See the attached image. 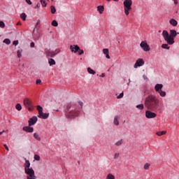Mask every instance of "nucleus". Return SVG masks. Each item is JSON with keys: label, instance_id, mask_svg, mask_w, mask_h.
<instances>
[{"label": "nucleus", "instance_id": "obj_1", "mask_svg": "<svg viewBox=\"0 0 179 179\" xmlns=\"http://www.w3.org/2000/svg\"><path fill=\"white\" fill-rule=\"evenodd\" d=\"M145 106L151 111H160L163 108V105L160 104L159 99L155 95H149L145 98Z\"/></svg>", "mask_w": 179, "mask_h": 179}, {"label": "nucleus", "instance_id": "obj_2", "mask_svg": "<svg viewBox=\"0 0 179 179\" xmlns=\"http://www.w3.org/2000/svg\"><path fill=\"white\" fill-rule=\"evenodd\" d=\"M177 34H179V33L176 29H170L169 33L167 30L162 31V36L169 45H173L176 43L174 38L177 37Z\"/></svg>", "mask_w": 179, "mask_h": 179}, {"label": "nucleus", "instance_id": "obj_3", "mask_svg": "<svg viewBox=\"0 0 179 179\" xmlns=\"http://www.w3.org/2000/svg\"><path fill=\"white\" fill-rule=\"evenodd\" d=\"M79 115V108L76 106V105H69L67 106V113L66 114V117L69 120H72L76 118Z\"/></svg>", "mask_w": 179, "mask_h": 179}, {"label": "nucleus", "instance_id": "obj_4", "mask_svg": "<svg viewBox=\"0 0 179 179\" xmlns=\"http://www.w3.org/2000/svg\"><path fill=\"white\" fill-rule=\"evenodd\" d=\"M24 166L25 173L27 175V179H36V175L34 174V170L30 168V162L29 160L25 161Z\"/></svg>", "mask_w": 179, "mask_h": 179}, {"label": "nucleus", "instance_id": "obj_5", "mask_svg": "<svg viewBox=\"0 0 179 179\" xmlns=\"http://www.w3.org/2000/svg\"><path fill=\"white\" fill-rule=\"evenodd\" d=\"M123 5L124 15L126 16H129V12L132 10V0H124Z\"/></svg>", "mask_w": 179, "mask_h": 179}, {"label": "nucleus", "instance_id": "obj_6", "mask_svg": "<svg viewBox=\"0 0 179 179\" xmlns=\"http://www.w3.org/2000/svg\"><path fill=\"white\" fill-rule=\"evenodd\" d=\"M23 105L29 111H33L34 110V106H33V101L30 98H24L23 99Z\"/></svg>", "mask_w": 179, "mask_h": 179}, {"label": "nucleus", "instance_id": "obj_7", "mask_svg": "<svg viewBox=\"0 0 179 179\" xmlns=\"http://www.w3.org/2000/svg\"><path fill=\"white\" fill-rule=\"evenodd\" d=\"M36 108L38 113V118H42V120H47V118H48L50 114L43 113V107H41V106H37Z\"/></svg>", "mask_w": 179, "mask_h": 179}, {"label": "nucleus", "instance_id": "obj_8", "mask_svg": "<svg viewBox=\"0 0 179 179\" xmlns=\"http://www.w3.org/2000/svg\"><path fill=\"white\" fill-rule=\"evenodd\" d=\"M70 50L71 52H73L74 54L78 52V55H82V54H84L85 52L83 50H80V48H79L78 45H71Z\"/></svg>", "mask_w": 179, "mask_h": 179}, {"label": "nucleus", "instance_id": "obj_9", "mask_svg": "<svg viewBox=\"0 0 179 179\" xmlns=\"http://www.w3.org/2000/svg\"><path fill=\"white\" fill-rule=\"evenodd\" d=\"M140 47L145 52H149V51H150V46L148 44L146 41H141Z\"/></svg>", "mask_w": 179, "mask_h": 179}, {"label": "nucleus", "instance_id": "obj_10", "mask_svg": "<svg viewBox=\"0 0 179 179\" xmlns=\"http://www.w3.org/2000/svg\"><path fill=\"white\" fill-rule=\"evenodd\" d=\"M145 117L148 119L156 118V117H157V114L148 109L145 111Z\"/></svg>", "mask_w": 179, "mask_h": 179}, {"label": "nucleus", "instance_id": "obj_11", "mask_svg": "<svg viewBox=\"0 0 179 179\" xmlns=\"http://www.w3.org/2000/svg\"><path fill=\"white\" fill-rule=\"evenodd\" d=\"M143 65H145V61H143V59H138L134 64V68L136 69L139 66H143Z\"/></svg>", "mask_w": 179, "mask_h": 179}, {"label": "nucleus", "instance_id": "obj_12", "mask_svg": "<svg viewBox=\"0 0 179 179\" xmlns=\"http://www.w3.org/2000/svg\"><path fill=\"white\" fill-rule=\"evenodd\" d=\"M45 54L47 55V57H51L52 58L55 57V52L50 50H46L45 51Z\"/></svg>", "mask_w": 179, "mask_h": 179}, {"label": "nucleus", "instance_id": "obj_13", "mask_svg": "<svg viewBox=\"0 0 179 179\" xmlns=\"http://www.w3.org/2000/svg\"><path fill=\"white\" fill-rule=\"evenodd\" d=\"M36 122H37V117L34 116L29 120V126L31 127V126L34 125V124H36Z\"/></svg>", "mask_w": 179, "mask_h": 179}, {"label": "nucleus", "instance_id": "obj_14", "mask_svg": "<svg viewBox=\"0 0 179 179\" xmlns=\"http://www.w3.org/2000/svg\"><path fill=\"white\" fill-rule=\"evenodd\" d=\"M162 89H163V84H157L155 86V90L157 92V93H159L160 91H162Z\"/></svg>", "mask_w": 179, "mask_h": 179}, {"label": "nucleus", "instance_id": "obj_15", "mask_svg": "<svg viewBox=\"0 0 179 179\" xmlns=\"http://www.w3.org/2000/svg\"><path fill=\"white\" fill-rule=\"evenodd\" d=\"M169 24L173 27H176L177 24H178V22H177V20H176L174 18H171L169 20Z\"/></svg>", "mask_w": 179, "mask_h": 179}, {"label": "nucleus", "instance_id": "obj_16", "mask_svg": "<svg viewBox=\"0 0 179 179\" xmlns=\"http://www.w3.org/2000/svg\"><path fill=\"white\" fill-rule=\"evenodd\" d=\"M23 131H25V132L31 133L34 131V129H33V127H30V126H27L23 127Z\"/></svg>", "mask_w": 179, "mask_h": 179}, {"label": "nucleus", "instance_id": "obj_17", "mask_svg": "<svg viewBox=\"0 0 179 179\" xmlns=\"http://www.w3.org/2000/svg\"><path fill=\"white\" fill-rule=\"evenodd\" d=\"M103 53L104 54V55H106V58H107V59H110V58H111L110 57L109 51L108 48L103 49Z\"/></svg>", "mask_w": 179, "mask_h": 179}, {"label": "nucleus", "instance_id": "obj_18", "mask_svg": "<svg viewBox=\"0 0 179 179\" xmlns=\"http://www.w3.org/2000/svg\"><path fill=\"white\" fill-rule=\"evenodd\" d=\"M97 10L101 15L104 12V6H97Z\"/></svg>", "mask_w": 179, "mask_h": 179}, {"label": "nucleus", "instance_id": "obj_19", "mask_svg": "<svg viewBox=\"0 0 179 179\" xmlns=\"http://www.w3.org/2000/svg\"><path fill=\"white\" fill-rule=\"evenodd\" d=\"M166 134H167V131H157L156 135H157V136H163V135H166Z\"/></svg>", "mask_w": 179, "mask_h": 179}, {"label": "nucleus", "instance_id": "obj_20", "mask_svg": "<svg viewBox=\"0 0 179 179\" xmlns=\"http://www.w3.org/2000/svg\"><path fill=\"white\" fill-rule=\"evenodd\" d=\"M87 72L88 73H90V75H96V71H94V70H93L92 68L88 67L87 68Z\"/></svg>", "mask_w": 179, "mask_h": 179}, {"label": "nucleus", "instance_id": "obj_21", "mask_svg": "<svg viewBox=\"0 0 179 179\" xmlns=\"http://www.w3.org/2000/svg\"><path fill=\"white\" fill-rule=\"evenodd\" d=\"M34 138H35L36 141H41V137H40V135H38V133H34Z\"/></svg>", "mask_w": 179, "mask_h": 179}, {"label": "nucleus", "instance_id": "obj_22", "mask_svg": "<svg viewBox=\"0 0 179 179\" xmlns=\"http://www.w3.org/2000/svg\"><path fill=\"white\" fill-rule=\"evenodd\" d=\"M118 120H120V117L118 116H115L114 118V124L115 125H119L120 124V122L118 121Z\"/></svg>", "mask_w": 179, "mask_h": 179}, {"label": "nucleus", "instance_id": "obj_23", "mask_svg": "<svg viewBox=\"0 0 179 179\" xmlns=\"http://www.w3.org/2000/svg\"><path fill=\"white\" fill-rule=\"evenodd\" d=\"M48 63L50 66H52V65H55V60H54V59L50 58L48 60Z\"/></svg>", "mask_w": 179, "mask_h": 179}, {"label": "nucleus", "instance_id": "obj_24", "mask_svg": "<svg viewBox=\"0 0 179 179\" xmlns=\"http://www.w3.org/2000/svg\"><path fill=\"white\" fill-rule=\"evenodd\" d=\"M158 93L161 97H166V93L165 91L161 90V91H159Z\"/></svg>", "mask_w": 179, "mask_h": 179}, {"label": "nucleus", "instance_id": "obj_25", "mask_svg": "<svg viewBox=\"0 0 179 179\" xmlns=\"http://www.w3.org/2000/svg\"><path fill=\"white\" fill-rule=\"evenodd\" d=\"M20 17H21L22 20L24 21L26 20V17H27V15H26V13H22V14H20Z\"/></svg>", "mask_w": 179, "mask_h": 179}, {"label": "nucleus", "instance_id": "obj_26", "mask_svg": "<svg viewBox=\"0 0 179 179\" xmlns=\"http://www.w3.org/2000/svg\"><path fill=\"white\" fill-rule=\"evenodd\" d=\"M50 11L52 15L55 14V12H57V9H55V6H50Z\"/></svg>", "mask_w": 179, "mask_h": 179}, {"label": "nucleus", "instance_id": "obj_27", "mask_svg": "<svg viewBox=\"0 0 179 179\" xmlns=\"http://www.w3.org/2000/svg\"><path fill=\"white\" fill-rule=\"evenodd\" d=\"M15 108L17 111H22V105L20 103H17L15 105Z\"/></svg>", "mask_w": 179, "mask_h": 179}, {"label": "nucleus", "instance_id": "obj_28", "mask_svg": "<svg viewBox=\"0 0 179 179\" xmlns=\"http://www.w3.org/2000/svg\"><path fill=\"white\" fill-rule=\"evenodd\" d=\"M106 179H115V176L113 175L112 173H108L106 176Z\"/></svg>", "mask_w": 179, "mask_h": 179}, {"label": "nucleus", "instance_id": "obj_29", "mask_svg": "<svg viewBox=\"0 0 179 179\" xmlns=\"http://www.w3.org/2000/svg\"><path fill=\"white\" fill-rule=\"evenodd\" d=\"M144 170H149L150 169V164L149 163H145L143 166Z\"/></svg>", "mask_w": 179, "mask_h": 179}, {"label": "nucleus", "instance_id": "obj_30", "mask_svg": "<svg viewBox=\"0 0 179 179\" xmlns=\"http://www.w3.org/2000/svg\"><path fill=\"white\" fill-rule=\"evenodd\" d=\"M136 107L138 110H143V108H145V106L143 103L138 104Z\"/></svg>", "mask_w": 179, "mask_h": 179}, {"label": "nucleus", "instance_id": "obj_31", "mask_svg": "<svg viewBox=\"0 0 179 179\" xmlns=\"http://www.w3.org/2000/svg\"><path fill=\"white\" fill-rule=\"evenodd\" d=\"M22 52H23V50H19L17 52V58H22Z\"/></svg>", "mask_w": 179, "mask_h": 179}, {"label": "nucleus", "instance_id": "obj_32", "mask_svg": "<svg viewBox=\"0 0 179 179\" xmlns=\"http://www.w3.org/2000/svg\"><path fill=\"white\" fill-rule=\"evenodd\" d=\"M162 48H164V50H170V46H169V44H162Z\"/></svg>", "mask_w": 179, "mask_h": 179}, {"label": "nucleus", "instance_id": "obj_33", "mask_svg": "<svg viewBox=\"0 0 179 179\" xmlns=\"http://www.w3.org/2000/svg\"><path fill=\"white\" fill-rule=\"evenodd\" d=\"M41 3L43 8H45L47 6V2L45 0H41Z\"/></svg>", "mask_w": 179, "mask_h": 179}, {"label": "nucleus", "instance_id": "obj_34", "mask_svg": "<svg viewBox=\"0 0 179 179\" xmlns=\"http://www.w3.org/2000/svg\"><path fill=\"white\" fill-rule=\"evenodd\" d=\"M52 26H53L54 27H58V22H57V20H53L52 22Z\"/></svg>", "mask_w": 179, "mask_h": 179}, {"label": "nucleus", "instance_id": "obj_35", "mask_svg": "<svg viewBox=\"0 0 179 179\" xmlns=\"http://www.w3.org/2000/svg\"><path fill=\"white\" fill-rule=\"evenodd\" d=\"M3 43H5V44H7L8 45H9V44H10V40L8 38H6L3 40Z\"/></svg>", "mask_w": 179, "mask_h": 179}, {"label": "nucleus", "instance_id": "obj_36", "mask_svg": "<svg viewBox=\"0 0 179 179\" xmlns=\"http://www.w3.org/2000/svg\"><path fill=\"white\" fill-rule=\"evenodd\" d=\"M0 27H1V29H4L5 22H3V21H0Z\"/></svg>", "mask_w": 179, "mask_h": 179}, {"label": "nucleus", "instance_id": "obj_37", "mask_svg": "<svg viewBox=\"0 0 179 179\" xmlns=\"http://www.w3.org/2000/svg\"><path fill=\"white\" fill-rule=\"evenodd\" d=\"M122 142H123L122 140H120L119 141H117V142L115 143V145H116V146H120V145H122Z\"/></svg>", "mask_w": 179, "mask_h": 179}, {"label": "nucleus", "instance_id": "obj_38", "mask_svg": "<svg viewBox=\"0 0 179 179\" xmlns=\"http://www.w3.org/2000/svg\"><path fill=\"white\" fill-rule=\"evenodd\" d=\"M34 158V160H36L37 162H38L40 160V155H35Z\"/></svg>", "mask_w": 179, "mask_h": 179}, {"label": "nucleus", "instance_id": "obj_39", "mask_svg": "<svg viewBox=\"0 0 179 179\" xmlns=\"http://www.w3.org/2000/svg\"><path fill=\"white\" fill-rule=\"evenodd\" d=\"M61 52V49L57 48L55 50V54L57 55V54H59Z\"/></svg>", "mask_w": 179, "mask_h": 179}, {"label": "nucleus", "instance_id": "obj_40", "mask_svg": "<svg viewBox=\"0 0 179 179\" xmlns=\"http://www.w3.org/2000/svg\"><path fill=\"white\" fill-rule=\"evenodd\" d=\"M124 97V92H122L120 95L117 96V99H122Z\"/></svg>", "mask_w": 179, "mask_h": 179}, {"label": "nucleus", "instance_id": "obj_41", "mask_svg": "<svg viewBox=\"0 0 179 179\" xmlns=\"http://www.w3.org/2000/svg\"><path fill=\"white\" fill-rule=\"evenodd\" d=\"M13 45H17V44H19V41H14L13 42Z\"/></svg>", "mask_w": 179, "mask_h": 179}, {"label": "nucleus", "instance_id": "obj_42", "mask_svg": "<svg viewBox=\"0 0 179 179\" xmlns=\"http://www.w3.org/2000/svg\"><path fill=\"white\" fill-rule=\"evenodd\" d=\"M25 1L27 3H28V5H31L33 3L31 0H25Z\"/></svg>", "mask_w": 179, "mask_h": 179}, {"label": "nucleus", "instance_id": "obj_43", "mask_svg": "<svg viewBox=\"0 0 179 179\" xmlns=\"http://www.w3.org/2000/svg\"><path fill=\"white\" fill-rule=\"evenodd\" d=\"M41 80L38 79L36 80V85H41Z\"/></svg>", "mask_w": 179, "mask_h": 179}, {"label": "nucleus", "instance_id": "obj_44", "mask_svg": "<svg viewBox=\"0 0 179 179\" xmlns=\"http://www.w3.org/2000/svg\"><path fill=\"white\" fill-rule=\"evenodd\" d=\"M34 45H35L34 42H31V44H30V47L31 48H34Z\"/></svg>", "mask_w": 179, "mask_h": 179}, {"label": "nucleus", "instance_id": "obj_45", "mask_svg": "<svg viewBox=\"0 0 179 179\" xmlns=\"http://www.w3.org/2000/svg\"><path fill=\"white\" fill-rule=\"evenodd\" d=\"M119 157H120V154L118 153L115 154V159H118Z\"/></svg>", "mask_w": 179, "mask_h": 179}, {"label": "nucleus", "instance_id": "obj_46", "mask_svg": "<svg viewBox=\"0 0 179 179\" xmlns=\"http://www.w3.org/2000/svg\"><path fill=\"white\" fill-rule=\"evenodd\" d=\"M40 8V3H37V5L34 7L35 9H38Z\"/></svg>", "mask_w": 179, "mask_h": 179}, {"label": "nucleus", "instance_id": "obj_47", "mask_svg": "<svg viewBox=\"0 0 179 179\" xmlns=\"http://www.w3.org/2000/svg\"><path fill=\"white\" fill-rule=\"evenodd\" d=\"M174 2L175 5H178V0H173Z\"/></svg>", "mask_w": 179, "mask_h": 179}, {"label": "nucleus", "instance_id": "obj_48", "mask_svg": "<svg viewBox=\"0 0 179 179\" xmlns=\"http://www.w3.org/2000/svg\"><path fill=\"white\" fill-rule=\"evenodd\" d=\"M4 148L5 149H6V150H9V148L8 147V145H6V144H4Z\"/></svg>", "mask_w": 179, "mask_h": 179}, {"label": "nucleus", "instance_id": "obj_49", "mask_svg": "<svg viewBox=\"0 0 179 179\" xmlns=\"http://www.w3.org/2000/svg\"><path fill=\"white\" fill-rule=\"evenodd\" d=\"M106 76V73H102L101 75L100 76L101 78H104Z\"/></svg>", "mask_w": 179, "mask_h": 179}, {"label": "nucleus", "instance_id": "obj_50", "mask_svg": "<svg viewBox=\"0 0 179 179\" xmlns=\"http://www.w3.org/2000/svg\"><path fill=\"white\" fill-rule=\"evenodd\" d=\"M17 26H22V22H18L17 23Z\"/></svg>", "mask_w": 179, "mask_h": 179}, {"label": "nucleus", "instance_id": "obj_51", "mask_svg": "<svg viewBox=\"0 0 179 179\" xmlns=\"http://www.w3.org/2000/svg\"><path fill=\"white\" fill-rule=\"evenodd\" d=\"M79 104H80V108H82V107L83 106V103L79 102Z\"/></svg>", "mask_w": 179, "mask_h": 179}, {"label": "nucleus", "instance_id": "obj_52", "mask_svg": "<svg viewBox=\"0 0 179 179\" xmlns=\"http://www.w3.org/2000/svg\"><path fill=\"white\" fill-rule=\"evenodd\" d=\"M5 133V131L3 130V131L0 132V135H2V134Z\"/></svg>", "mask_w": 179, "mask_h": 179}, {"label": "nucleus", "instance_id": "obj_53", "mask_svg": "<svg viewBox=\"0 0 179 179\" xmlns=\"http://www.w3.org/2000/svg\"><path fill=\"white\" fill-rule=\"evenodd\" d=\"M115 2H118L120 0H113Z\"/></svg>", "mask_w": 179, "mask_h": 179}, {"label": "nucleus", "instance_id": "obj_54", "mask_svg": "<svg viewBox=\"0 0 179 179\" xmlns=\"http://www.w3.org/2000/svg\"><path fill=\"white\" fill-rule=\"evenodd\" d=\"M143 78H144V79H146V76L144 75V76H143Z\"/></svg>", "mask_w": 179, "mask_h": 179}, {"label": "nucleus", "instance_id": "obj_55", "mask_svg": "<svg viewBox=\"0 0 179 179\" xmlns=\"http://www.w3.org/2000/svg\"><path fill=\"white\" fill-rule=\"evenodd\" d=\"M39 23H40V20L38 21L37 24H38Z\"/></svg>", "mask_w": 179, "mask_h": 179}, {"label": "nucleus", "instance_id": "obj_56", "mask_svg": "<svg viewBox=\"0 0 179 179\" xmlns=\"http://www.w3.org/2000/svg\"><path fill=\"white\" fill-rule=\"evenodd\" d=\"M107 1V2H110V1H111V0H106Z\"/></svg>", "mask_w": 179, "mask_h": 179}, {"label": "nucleus", "instance_id": "obj_57", "mask_svg": "<svg viewBox=\"0 0 179 179\" xmlns=\"http://www.w3.org/2000/svg\"><path fill=\"white\" fill-rule=\"evenodd\" d=\"M52 1H54V0H52Z\"/></svg>", "mask_w": 179, "mask_h": 179}]
</instances>
